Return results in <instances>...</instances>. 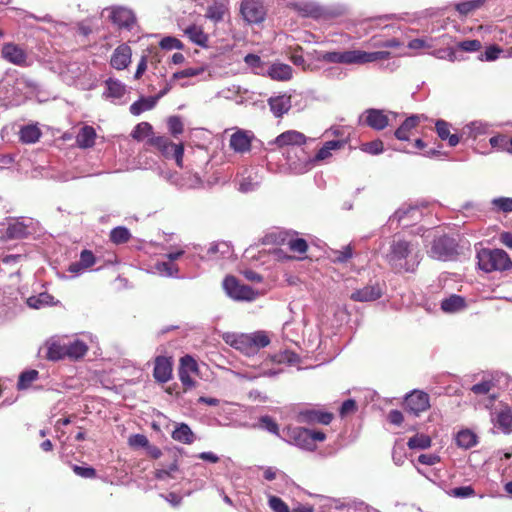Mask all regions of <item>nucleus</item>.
Instances as JSON below:
<instances>
[{
	"label": "nucleus",
	"instance_id": "3",
	"mask_svg": "<svg viewBox=\"0 0 512 512\" xmlns=\"http://www.w3.org/2000/svg\"><path fill=\"white\" fill-rule=\"evenodd\" d=\"M223 340L226 344L240 351L246 356H253L259 352L260 349L270 344V339L263 331H258L250 334L245 333H225Z\"/></svg>",
	"mask_w": 512,
	"mask_h": 512
},
{
	"label": "nucleus",
	"instance_id": "45",
	"mask_svg": "<svg viewBox=\"0 0 512 512\" xmlns=\"http://www.w3.org/2000/svg\"><path fill=\"white\" fill-rule=\"evenodd\" d=\"M6 235L8 238L18 239L27 235V227L21 222H15L7 227Z\"/></svg>",
	"mask_w": 512,
	"mask_h": 512
},
{
	"label": "nucleus",
	"instance_id": "54",
	"mask_svg": "<svg viewBox=\"0 0 512 512\" xmlns=\"http://www.w3.org/2000/svg\"><path fill=\"white\" fill-rule=\"evenodd\" d=\"M155 268L160 274H164L166 276H174L178 272V267L170 261L158 262L156 263Z\"/></svg>",
	"mask_w": 512,
	"mask_h": 512
},
{
	"label": "nucleus",
	"instance_id": "4",
	"mask_svg": "<svg viewBox=\"0 0 512 512\" xmlns=\"http://www.w3.org/2000/svg\"><path fill=\"white\" fill-rule=\"evenodd\" d=\"M478 266L484 272L505 271L512 267V260L502 249L483 248L477 253Z\"/></svg>",
	"mask_w": 512,
	"mask_h": 512
},
{
	"label": "nucleus",
	"instance_id": "61",
	"mask_svg": "<svg viewBox=\"0 0 512 512\" xmlns=\"http://www.w3.org/2000/svg\"><path fill=\"white\" fill-rule=\"evenodd\" d=\"M494 387V383L491 380H485L480 383L474 384L471 387V391L476 395H486Z\"/></svg>",
	"mask_w": 512,
	"mask_h": 512
},
{
	"label": "nucleus",
	"instance_id": "24",
	"mask_svg": "<svg viewBox=\"0 0 512 512\" xmlns=\"http://www.w3.org/2000/svg\"><path fill=\"white\" fill-rule=\"evenodd\" d=\"M96 263V258L91 250L84 249L80 253V259L69 265L68 271L71 273H79L85 269L92 267Z\"/></svg>",
	"mask_w": 512,
	"mask_h": 512
},
{
	"label": "nucleus",
	"instance_id": "27",
	"mask_svg": "<svg viewBox=\"0 0 512 512\" xmlns=\"http://www.w3.org/2000/svg\"><path fill=\"white\" fill-rule=\"evenodd\" d=\"M435 129L441 140H448L449 146L455 147L460 142V138L457 134L450 133V124L445 120H437Z\"/></svg>",
	"mask_w": 512,
	"mask_h": 512
},
{
	"label": "nucleus",
	"instance_id": "38",
	"mask_svg": "<svg viewBox=\"0 0 512 512\" xmlns=\"http://www.w3.org/2000/svg\"><path fill=\"white\" fill-rule=\"evenodd\" d=\"M343 146V142L339 140L327 141L322 148L318 150L315 155V160L321 161L331 156V151L340 149Z\"/></svg>",
	"mask_w": 512,
	"mask_h": 512
},
{
	"label": "nucleus",
	"instance_id": "48",
	"mask_svg": "<svg viewBox=\"0 0 512 512\" xmlns=\"http://www.w3.org/2000/svg\"><path fill=\"white\" fill-rule=\"evenodd\" d=\"M489 143L493 148L509 153V138L506 135H495L490 138Z\"/></svg>",
	"mask_w": 512,
	"mask_h": 512
},
{
	"label": "nucleus",
	"instance_id": "36",
	"mask_svg": "<svg viewBox=\"0 0 512 512\" xmlns=\"http://www.w3.org/2000/svg\"><path fill=\"white\" fill-rule=\"evenodd\" d=\"M456 443L459 447L469 449L476 445L477 436L470 430H461L456 436Z\"/></svg>",
	"mask_w": 512,
	"mask_h": 512
},
{
	"label": "nucleus",
	"instance_id": "11",
	"mask_svg": "<svg viewBox=\"0 0 512 512\" xmlns=\"http://www.w3.org/2000/svg\"><path fill=\"white\" fill-rule=\"evenodd\" d=\"M360 123L375 131H382L389 126V117L385 110L369 108L361 114Z\"/></svg>",
	"mask_w": 512,
	"mask_h": 512
},
{
	"label": "nucleus",
	"instance_id": "18",
	"mask_svg": "<svg viewBox=\"0 0 512 512\" xmlns=\"http://www.w3.org/2000/svg\"><path fill=\"white\" fill-rule=\"evenodd\" d=\"M299 421L307 424L328 425L333 419V414L315 409L303 410L299 413Z\"/></svg>",
	"mask_w": 512,
	"mask_h": 512
},
{
	"label": "nucleus",
	"instance_id": "1",
	"mask_svg": "<svg viewBox=\"0 0 512 512\" xmlns=\"http://www.w3.org/2000/svg\"><path fill=\"white\" fill-rule=\"evenodd\" d=\"M387 261L396 273L414 272L420 262L418 245L395 238L390 245Z\"/></svg>",
	"mask_w": 512,
	"mask_h": 512
},
{
	"label": "nucleus",
	"instance_id": "29",
	"mask_svg": "<svg viewBox=\"0 0 512 512\" xmlns=\"http://www.w3.org/2000/svg\"><path fill=\"white\" fill-rule=\"evenodd\" d=\"M175 441L183 444H192L195 441V434L186 423L178 424L171 434Z\"/></svg>",
	"mask_w": 512,
	"mask_h": 512
},
{
	"label": "nucleus",
	"instance_id": "44",
	"mask_svg": "<svg viewBox=\"0 0 512 512\" xmlns=\"http://www.w3.org/2000/svg\"><path fill=\"white\" fill-rule=\"evenodd\" d=\"M38 375V371L34 369L22 372L18 379L17 388L19 390L27 389L38 378Z\"/></svg>",
	"mask_w": 512,
	"mask_h": 512
},
{
	"label": "nucleus",
	"instance_id": "43",
	"mask_svg": "<svg viewBox=\"0 0 512 512\" xmlns=\"http://www.w3.org/2000/svg\"><path fill=\"white\" fill-rule=\"evenodd\" d=\"M431 438L425 434H416L408 440L410 449H427L431 446Z\"/></svg>",
	"mask_w": 512,
	"mask_h": 512
},
{
	"label": "nucleus",
	"instance_id": "26",
	"mask_svg": "<svg viewBox=\"0 0 512 512\" xmlns=\"http://www.w3.org/2000/svg\"><path fill=\"white\" fill-rule=\"evenodd\" d=\"M230 147L239 153L248 152L251 149V139L244 131H237L231 135Z\"/></svg>",
	"mask_w": 512,
	"mask_h": 512
},
{
	"label": "nucleus",
	"instance_id": "41",
	"mask_svg": "<svg viewBox=\"0 0 512 512\" xmlns=\"http://www.w3.org/2000/svg\"><path fill=\"white\" fill-rule=\"evenodd\" d=\"M47 358L49 360L58 361L66 358V344L53 342L47 350Z\"/></svg>",
	"mask_w": 512,
	"mask_h": 512
},
{
	"label": "nucleus",
	"instance_id": "47",
	"mask_svg": "<svg viewBox=\"0 0 512 512\" xmlns=\"http://www.w3.org/2000/svg\"><path fill=\"white\" fill-rule=\"evenodd\" d=\"M503 52L502 48L498 45H490L486 48L485 52L482 53L478 59L480 61H495L499 58L500 54Z\"/></svg>",
	"mask_w": 512,
	"mask_h": 512
},
{
	"label": "nucleus",
	"instance_id": "30",
	"mask_svg": "<svg viewBox=\"0 0 512 512\" xmlns=\"http://www.w3.org/2000/svg\"><path fill=\"white\" fill-rule=\"evenodd\" d=\"M268 75L273 80L287 81L292 77V68L288 64H273L268 70Z\"/></svg>",
	"mask_w": 512,
	"mask_h": 512
},
{
	"label": "nucleus",
	"instance_id": "46",
	"mask_svg": "<svg viewBox=\"0 0 512 512\" xmlns=\"http://www.w3.org/2000/svg\"><path fill=\"white\" fill-rule=\"evenodd\" d=\"M360 149L365 153L378 155L383 152L384 144L382 140L376 139L370 142L362 143Z\"/></svg>",
	"mask_w": 512,
	"mask_h": 512
},
{
	"label": "nucleus",
	"instance_id": "2",
	"mask_svg": "<svg viewBox=\"0 0 512 512\" xmlns=\"http://www.w3.org/2000/svg\"><path fill=\"white\" fill-rule=\"evenodd\" d=\"M391 56L388 51L366 52L363 50L329 51L321 56V60L328 63L347 65H363L381 60H387Z\"/></svg>",
	"mask_w": 512,
	"mask_h": 512
},
{
	"label": "nucleus",
	"instance_id": "16",
	"mask_svg": "<svg viewBox=\"0 0 512 512\" xmlns=\"http://www.w3.org/2000/svg\"><path fill=\"white\" fill-rule=\"evenodd\" d=\"M110 20L119 28L131 29L136 23L134 13L124 7H114L111 9Z\"/></svg>",
	"mask_w": 512,
	"mask_h": 512
},
{
	"label": "nucleus",
	"instance_id": "64",
	"mask_svg": "<svg viewBox=\"0 0 512 512\" xmlns=\"http://www.w3.org/2000/svg\"><path fill=\"white\" fill-rule=\"evenodd\" d=\"M420 212L417 208H408V209H399L396 211L395 216L398 218L399 222L404 221L408 216L411 215L412 218L415 216H419Z\"/></svg>",
	"mask_w": 512,
	"mask_h": 512
},
{
	"label": "nucleus",
	"instance_id": "9",
	"mask_svg": "<svg viewBox=\"0 0 512 512\" xmlns=\"http://www.w3.org/2000/svg\"><path fill=\"white\" fill-rule=\"evenodd\" d=\"M265 243L286 244L290 251L305 254L308 250L307 241L303 238L290 237L288 233H271L265 237Z\"/></svg>",
	"mask_w": 512,
	"mask_h": 512
},
{
	"label": "nucleus",
	"instance_id": "10",
	"mask_svg": "<svg viewBox=\"0 0 512 512\" xmlns=\"http://www.w3.org/2000/svg\"><path fill=\"white\" fill-rule=\"evenodd\" d=\"M240 12L244 20L250 24L261 23L266 17V8L262 0H242Z\"/></svg>",
	"mask_w": 512,
	"mask_h": 512
},
{
	"label": "nucleus",
	"instance_id": "32",
	"mask_svg": "<svg viewBox=\"0 0 512 512\" xmlns=\"http://www.w3.org/2000/svg\"><path fill=\"white\" fill-rule=\"evenodd\" d=\"M87 345L81 340H75L66 344V357L77 360L85 356Z\"/></svg>",
	"mask_w": 512,
	"mask_h": 512
},
{
	"label": "nucleus",
	"instance_id": "49",
	"mask_svg": "<svg viewBox=\"0 0 512 512\" xmlns=\"http://www.w3.org/2000/svg\"><path fill=\"white\" fill-rule=\"evenodd\" d=\"M491 204L497 211H501L504 213L512 212V198L508 197H499L494 198L491 201Z\"/></svg>",
	"mask_w": 512,
	"mask_h": 512
},
{
	"label": "nucleus",
	"instance_id": "17",
	"mask_svg": "<svg viewBox=\"0 0 512 512\" xmlns=\"http://www.w3.org/2000/svg\"><path fill=\"white\" fill-rule=\"evenodd\" d=\"M382 294V288L378 283H375L373 285H367L361 289L355 290L350 295V299L355 302H369L381 298Z\"/></svg>",
	"mask_w": 512,
	"mask_h": 512
},
{
	"label": "nucleus",
	"instance_id": "63",
	"mask_svg": "<svg viewBox=\"0 0 512 512\" xmlns=\"http://www.w3.org/2000/svg\"><path fill=\"white\" fill-rule=\"evenodd\" d=\"M128 443L133 448H146L149 444L148 438L143 434H134L129 437Z\"/></svg>",
	"mask_w": 512,
	"mask_h": 512
},
{
	"label": "nucleus",
	"instance_id": "19",
	"mask_svg": "<svg viewBox=\"0 0 512 512\" xmlns=\"http://www.w3.org/2000/svg\"><path fill=\"white\" fill-rule=\"evenodd\" d=\"M183 33L193 44L202 48L209 47V35L204 31L202 26L190 24L183 29Z\"/></svg>",
	"mask_w": 512,
	"mask_h": 512
},
{
	"label": "nucleus",
	"instance_id": "6",
	"mask_svg": "<svg viewBox=\"0 0 512 512\" xmlns=\"http://www.w3.org/2000/svg\"><path fill=\"white\" fill-rule=\"evenodd\" d=\"M148 144L156 148L165 158H174L178 167H182L184 145L174 144L168 137L152 136L148 139Z\"/></svg>",
	"mask_w": 512,
	"mask_h": 512
},
{
	"label": "nucleus",
	"instance_id": "42",
	"mask_svg": "<svg viewBox=\"0 0 512 512\" xmlns=\"http://www.w3.org/2000/svg\"><path fill=\"white\" fill-rule=\"evenodd\" d=\"M153 133V127L148 122H141L135 126L131 136L137 141H142L144 138L149 137Z\"/></svg>",
	"mask_w": 512,
	"mask_h": 512
},
{
	"label": "nucleus",
	"instance_id": "7",
	"mask_svg": "<svg viewBox=\"0 0 512 512\" xmlns=\"http://www.w3.org/2000/svg\"><path fill=\"white\" fill-rule=\"evenodd\" d=\"M223 288L227 295L236 301H253L257 298L258 292L248 285L232 276H226L223 281Z\"/></svg>",
	"mask_w": 512,
	"mask_h": 512
},
{
	"label": "nucleus",
	"instance_id": "15",
	"mask_svg": "<svg viewBox=\"0 0 512 512\" xmlns=\"http://www.w3.org/2000/svg\"><path fill=\"white\" fill-rule=\"evenodd\" d=\"M424 115H411L394 131V136L399 141H409L413 131L425 120Z\"/></svg>",
	"mask_w": 512,
	"mask_h": 512
},
{
	"label": "nucleus",
	"instance_id": "21",
	"mask_svg": "<svg viewBox=\"0 0 512 512\" xmlns=\"http://www.w3.org/2000/svg\"><path fill=\"white\" fill-rule=\"evenodd\" d=\"M492 420L504 434L512 431V409L509 406L505 405L496 410Z\"/></svg>",
	"mask_w": 512,
	"mask_h": 512
},
{
	"label": "nucleus",
	"instance_id": "23",
	"mask_svg": "<svg viewBox=\"0 0 512 512\" xmlns=\"http://www.w3.org/2000/svg\"><path fill=\"white\" fill-rule=\"evenodd\" d=\"M226 0H213L206 8L205 17L215 23L221 22L228 13Z\"/></svg>",
	"mask_w": 512,
	"mask_h": 512
},
{
	"label": "nucleus",
	"instance_id": "53",
	"mask_svg": "<svg viewBox=\"0 0 512 512\" xmlns=\"http://www.w3.org/2000/svg\"><path fill=\"white\" fill-rule=\"evenodd\" d=\"M159 46L165 50H172V49L183 50L184 49V44L179 39L172 37V36L164 37L160 41Z\"/></svg>",
	"mask_w": 512,
	"mask_h": 512
},
{
	"label": "nucleus",
	"instance_id": "60",
	"mask_svg": "<svg viewBox=\"0 0 512 512\" xmlns=\"http://www.w3.org/2000/svg\"><path fill=\"white\" fill-rule=\"evenodd\" d=\"M72 470L77 476L82 478L93 479L96 477V470L91 466L72 465Z\"/></svg>",
	"mask_w": 512,
	"mask_h": 512
},
{
	"label": "nucleus",
	"instance_id": "51",
	"mask_svg": "<svg viewBox=\"0 0 512 512\" xmlns=\"http://www.w3.org/2000/svg\"><path fill=\"white\" fill-rule=\"evenodd\" d=\"M204 71H205V68L202 66L201 67H190V68H186L181 71L175 72L173 74L172 78L174 80H178L181 78H191V77H195V76L202 74Z\"/></svg>",
	"mask_w": 512,
	"mask_h": 512
},
{
	"label": "nucleus",
	"instance_id": "33",
	"mask_svg": "<svg viewBox=\"0 0 512 512\" xmlns=\"http://www.w3.org/2000/svg\"><path fill=\"white\" fill-rule=\"evenodd\" d=\"M157 103V98L153 97H141L139 100L135 101L130 106V113L138 116L144 111L151 110L155 107Z\"/></svg>",
	"mask_w": 512,
	"mask_h": 512
},
{
	"label": "nucleus",
	"instance_id": "52",
	"mask_svg": "<svg viewBox=\"0 0 512 512\" xmlns=\"http://www.w3.org/2000/svg\"><path fill=\"white\" fill-rule=\"evenodd\" d=\"M259 423H260L261 428L266 429L267 431H269L270 433H272L276 436L280 435L279 434V426L272 417H270L268 415L262 416L259 419Z\"/></svg>",
	"mask_w": 512,
	"mask_h": 512
},
{
	"label": "nucleus",
	"instance_id": "57",
	"mask_svg": "<svg viewBox=\"0 0 512 512\" xmlns=\"http://www.w3.org/2000/svg\"><path fill=\"white\" fill-rule=\"evenodd\" d=\"M179 369H184L187 373H196L198 372V364L193 357L185 355L180 359Z\"/></svg>",
	"mask_w": 512,
	"mask_h": 512
},
{
	"label": "nucleus",
	"instance_id": "40",
	"mask_svg": "<svg viewBox=\"0 0 512 512\" xmlns=\"http://www.w3.org/2000/svg\"><path fill=\"white\" fill-rule=\"evenodd\" d=\"M289 5L305 17L316 18L320 15V8L310 3H290Z\"/></svg>",
	"mask_w": 512,
	"mask_h": 512
},
{
	"label": "nucleus",
	"instance_id": "34",
	"mask_svg": "<svg viewBox=\"0 0 512 512\" xmlns=\"http://www.w3.org/2000/svg\"><path fill=\"white\" fill-rule=\"evenodd\" d=\"M41 134V130L36 125H27L21 128L19 137L22 143L33 144L39 140Z\"/></svg>",
	"mask_w": 512,
	"mask_h": 512
},
{
	"label": "nucleus",
	"instance_id": "20",
	"mask_svg": "<svg viewBox=\"0 0 512 512\" xmlns=\"http://www.w3.org/2000/svg\"><path fill=\"white\" fill-rule=\"evenodd\" d=\"M153 376L158 382H168L172 376L171 358L165 356L156 357Z\"/></svg>",
	"mask_w": 512,
	"mask_h": 512
},
{
	"label": "nucleus",
	"instance_id": "56",
	"mask_svg": "<svg viewBox=\"0 0 512 512\" xmlns=\"http://www.w3.org/2000/svg\"><path fill=\"white\" fill-rule=\"evenodd\" d=\"M457 48L464 52H476L482 48V44L479 40H464L457 44Z\"/></svg>",
	"mask_w": 512,
	"mask_h": 512
},
{
	"label": "nucleus",
	"instance_id": "25",
	"mask_svg": "<svg viewBox=\"0 0 512 512\" xmlns=\"http://www.w3.org/2000/svg\"><path fill=\"white\" fill-rule=\"evenodd\" d=\"M96 131L92 126H83L76 136V144L82 149L91 148L95 144Z\"/></svg>",
	"mask_w": 512,
	"mask_h": 512
},
{
	"label": "nucleus",
	"instance_id": "28",
	"mask_svg": "<svg viewBox=\"0 0 512 512\" xmlns=\"http://www.w3.org/2000/svg\"><path fill=\"white\" fill-rule=\"evenodd\" d=\"M270 109L275 117H282L291 108L290 97L277 96L268 100Z\"/></svg>",
	"mask_w": 512,
	"mask_h": 512
},
{
	"label": "nucleus",
	"instance_id": "37",
	"mask_svg": "<svg viewBox=\"0 0 512 512\" xmlns=\"http://www.w3.org/2000/svg\"><path fill=\"white\" fill-rule=\"evenodd\" d=\"M485 3V0H468L457 3L455 9L462 16H467L471 12L481 8Z\"/></svg>",
	"mask_w": 512,
	"mask_h": 512
},
{
	"label": "nucleus",
	"instance_id": "58",
	"mask_svg": "<svg viewBox=\"0 0 512 512\" xmlns=\"http://www.w3.org/2000/svg\"><path fill=\"white\" fill-rule=\"evenodd\" d=\"M475 490L472 486H461L449 491V495L456 498H467L474 496Z\"/></svg>",
	"mask_w": 512,
	"mask_h": 512
},
{
	"label": "nucleus",
	"instance_id": "50",
	"mask_svg": "<svg viewBox=\"0 0 512 512\" xmlns=\"http://www.w3.org/2000/svg\"><path fill=\"white\" fill-rule=\"evenodd\" d=\"M353 256V248L351 245L343 247L341 250L333 251V261L337 263H346Z\"/></svg>",
	"mask_w": 512,
	"mask_h": 512
},
{
	"label": "nucleus",
	"instance_id": "59",
	"mask_svg": "<svg viewBox=\"0 0 512 512\" xmlns=\"http://www.w3.org/2000/svg\"><path fill=\"white\" fill-rule=\"evenodd\" d=\"M268 503L274 512H290L288 505L280 497L270 496Z\"/></svg>",
	"mask_w": 512,
	"mask_h": 512
},
{
	"label": "nucleus",
	"instance_id": "12",
	"mask_svg": "<svg viewBox=\"0 0 512 512\" xmlns=\"http://www.w3.org/2000/svg\"><path fill=\"white\" fill-rule=\"evenodd\" d=\"M455 252V245L453 239L442 235L435 238L430 249V256L438 260H446Z\"/></svg>",
	"mask_w": 512,
	"mask_h": 512
},
{
	"label": "nucleus",
	"instance_id": "62",
	"mask_svg": "<svg viewBox=\"0 0 512 512\" xmlns=\"http://www.w3.org/2000/svg\"><path fill=\"white\" fill-rule=\"evenodd\" d=\"M178 470V463H177V460H174L169 466L168 468H162V469H157L156 472H155V477L159 480H164L166 478H169L171 477V473L172 472H175Z\"/></svg>",
	"mask_w": 512,
	"mask_h": 512
},
{
	"label": "nucleus",
	"instance_id": "35",
	"mask_svg": "<svg viewBox=\"0 0 512 512\" xmlns=\"http://www.w3.org/2000/svg\"><path fill=\"white\" fill-rule=\"evenodd\" d=\"M105 85L107 97L119 99L123 97L126 92L125 85L117 79L108 78L105 81Z\"/></svg>",
	"mask_w": 512,
	"mask_h": 512
},
{
	"label": "nucleus",
	"instance_id": "13",
	"mask_svg": "<svg viewBox=\"0 0 512 512\" xmlns=\"http://www.w3.org/2000/svg\"><path fill=\"white\" fill-rule=\"evenodd\" d=\"M1 54L3 59L11 64L21 67L28 65L26 52L17 44L5 43L2 47Z\"/></svg>",
	"mask_w": 512,
	"mask_h": 512
},
{
	"label": "nucleus",
	"instance_id": "8",
	"mask_svg": "<svg viewBox=\"0 0 512 512\" xmlns=\"http://www.w3.org/2000/svg\"><path fill=\"white\" fill-rule=\"evenodd\" d=\"M430 396L422 390H413L408 393L403 401V408L405 411L419 416L421 413L430 409Z\"/></svg>",
	"mask_w": 512,
	"mask_h": 512
},
{
	"label": "nucleus",
	"instance_id": "39",
	"mask_svg": "<svg viewBox=\"0 0 512 512\" xmlns=\"http://www.w3.org/2000/svg\"><path fill=\"white\" fill-rule=\"evenodd\" d=\"M131 239L130 231L124 226H118L111 230L110 240L114 244H124Z\"/></svg>",
	"mask_w": 512,
	"mask_h": 512
},
{
	"label": "nucleus",
	"instance_id": "31",
	"mask_svg": "<svg viewBox=\"0 0 512 512\" xmlns=\"http://www.w3.org/2000/svg\"><path fill=\"white\" fill-rule=\"evenodd\" d=\"M466 302L462 296L453 294L441 302V309L444 312L453 313L465 308Z\"/></svg>",
	"mask_w": 512,
	"mask_h": 512
},
{
	"label": "nucleus",
	"instance_id": "22",
	"mask_svg": "<svg viewBox=\"0 0 512 512\" xmlns=\"http://www.w3.org/2000/svg\"><path fill=\"white\" fill-rule=\"evenodd\" d=\"M306 143V136L298 132L296 130H288L280 135H278L275 139V144L279 147L285 146H301Z\"/></svg>",
	"mask_w": 512,
	"mask_h": 512
},
{
	"label": "nucleus",
	"instance_id": "14",
	"mask_svg": "<svg viewBox=\"0 0 512 512\" xmlns=\"http://www.w3.org/2000/svg\"><path fill=\"white\" fill-rule=\"evenodd\" d=\"M131 59L132 49L129 45L123 43L114 49L110 57V65L112 68L121 71L130 65Z\"/></svg>",
	"mask_w": 512,
	"mask_h": 512
},
{
	"label": "nucleus",
	"instance_id": "55",
	"mask_svg": "<svg viewBox=\"0 0 512 512\" xmlns=\"http://www.w3.org/2000/svg\"><path fill=\"white\" fill-rule=\"evenodd\" d=\"M168 129L174 137L182 134L184 131V127L180 117L171 116L168 119Z\"/></svg>",
	"mask_w": 512,
	"mask_h": 512
},
{
	"label": "nucleus",
	"instance_id": "5",
	"mask_svg": "<svg viewBox=\"0 0 512 512\" xmlns=\"http://www.w3.org/2000/svg\"><path fill=\"white\" fill-rule=\"evenodd\" d=\"M287 436L291 443L307 451H314L317 448L316 442H323L326 439L324 432L303 427L288 428Z\"/></svg>",
	"mask_w": 512,
	"mask_h": 512
}]
</instances>
